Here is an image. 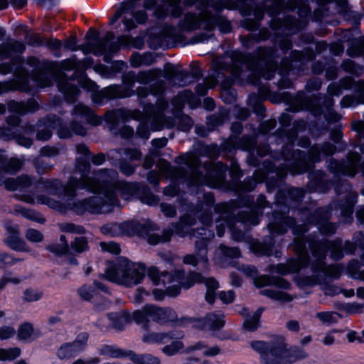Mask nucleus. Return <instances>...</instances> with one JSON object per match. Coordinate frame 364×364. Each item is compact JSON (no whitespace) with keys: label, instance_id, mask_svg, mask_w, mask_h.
Here are the masks:
<instances>
[{"label":"nucleus","instance_id":"37998d69","mask_svg":"<svg viewBox=\"0 0 364 364\" xmlns=\"http://www.w3.org/2000/svg\"><path fill=\"white\" fill-rule=\"evenodd\" d=\"M153 61L152 55L146 53L142 55L139 54H134L131 58V64L134 67H139L145 65H148Z\"/></svg>","mask_w":364,"mask_h":364},{"label":"nucleus","instance_id":"cd10ccee","mask_svg":"<svg viewBox=\"0 0 364 364\" xmlns=\"http://www.w3.org/2000/svg\"><path fill=\"white\" fill-rule=\"evenodd\" d=\"M97 290L107 291V288L100 282H95L93 286L83 285L77 291L80 296L84 300H90L97 294Z\"/></svg>","mask_w":364,"mask_h":364},{"label":"nucleus","instance_id":"b1692460","mask_svg":"<svg viewBox=\"0 0 364 364\" xmlns=\"http://www.w3.org/2000/svg\"><path fill=\"white\" fill-rule=\"evenodd\" d=\"M294 220L290 218H281L279 222L275 223H269L268 228L270 234L274 236L275 234H282L287 231L286 227L292 228L293 233L296 235H299V230L296 228L294 227Z\"/></svg>","mask_w":364,"mask_h":364},{"label":"nucleus","instance_id":"4c0bfd02","mask_svg":"<svg viewBox=\"0 0 364 364\" xmlns=\"http://www.w3.org/2000/svg\"><path fill=\"white\" fill-rule=\"evenodd\" d=\"M260 294L277 301H290L291 300V297L283 291L272 288L262 289Z\"/></svg>","mask_w":364,"mask_h":364},{"label":"nucleus","instance_id":"4d7b16f0","mask_svg":"<svg viewBox=\"0 0 364 364\" xmlns=\"http://www.w3.org/2000/svg\"><path fill=\"white\" fill-rule=\"evenodd\" d=\"M16 333V330L10 326H0V340H7L13 337Z\"/></svg>","mask_w":364,"mask_h":364},{"label":"nucleus","instance_id":"f03ea898","mask_svg":"<svg viewBox=\"0 0 364 364\" xmlns=\"http://www.w3.org/2000/svg\"><path fill=\"white\" fill-rule=\"evenodd\" d=\"M164 77L172 86H185L193 82V75L187 72L178 71L173 66L166 68V74L159 68H154L146 71H141L135 74L133 72L127 73L123 79V85H110L102 90H97V85L86 77L82 76L77 80L78 85L92 92L91 97L95 103L102 104L105 100L113 98L127 97L133 95L135 82L142 85H147L154 82L149 90L144 87L136 89L138 98L141 100L149 94L157 97L156 105H145L143 112L138 109L133 111L125 109H119L107 114L111 118H122V119H133L140 122L136 129V134L142 139H148L150 136L149 129L153 132L159 131L163 128H171L173 124V118L165 116V111L168 108V103L163 98L165 91V83L159 80Z\"/></svg>","mask_w":364,"mask_h":364},{"label":"nucleus","instance_id":"2f4dec72","mask_svg":"<svg viewBox=\"0 0 364 364\" xmlns=\"http://www.w3.org/2000/svg\"><path fill=\"white\" fill-rule=\"evenodd\" d=\"M36 102L33 100L28 101L26 104L22 102L11 101L8 103V109L11 113L22 114L33 111Z\"/></svg>","mask_w":364,"mask_h":364},{"label":"nucleus","instance_id":"de8ad7c7","mask_svg":"<svg viewBox=\"0 0 364 364\" xmlns=\"http://www.w3.org/2000/svg\"><path fill=\"white\" fill-rule=\"evenodd\" d=\"M43 292L38 289H26L23 294V299L28 302H34L40 300L43 296Z\"/></svg>","mask_w":364,"mask_h":364},{"label":"nucleus","instance_id":"a18cd8bd","mask_svg":"<svg viewBox=\"0 0 364 364\" xmlns=\"http://www.w3.org/2000/svg\"><path fill=\"white\" fill-rule=\"evenodd\" d=\"M335 150L336 149L334 146L329 143H326L321 147V151L317 148L315 149L311 154L310 160L311 162L318 161L320 160V157H318L316 154H321V153H322L323 155H332L335 152Z\"/></svg>","mask_w":364,"mask_h":364},{"label":"nucleus","instance_id":"20e7f679","mask_svg":"<svg viewBox=\"0 0 364 364\" xmlns=\"http://www.w3.org/2000/svg\"><path fill=\"white\" fill-rule=\"evenodd\" d=\"M114 33L108 32L105 38L97 41V33L90 29L86 34L87 41L84 44L77 46V40L75 38H70L63 44V49L71 51L80 50L84 54L93 53L97 56L107 53L105 56L107 60L109 54L117 52L121 46L129 47L132 46L131 38L129 36H119L116 42L109 43V41L114 39Z\"/></svg>","mask_w":364,"mask_h":364},{"label":"nucleus","instance_id":"a19ab883","mask_svg":"<svg viewBox=\"0 0 364 364\" xmlns=\"http://www.w3.org/2000/svg\"><path fill=\"white\" fill-rule=\"evenodd\" d=\"M58 154V149L55 147L46 146L41 149V154L39 157L37 159V164L36 165L37 172L40 174H42L46 170L50 168L48 166H45L43 168L39 166L38 163L40 162L43 156L50 157L54 156Z\"/></svg>","mask_w":364,"mask_h":364},{"label":"nucleus","instance_id":"ddd939ff","mask_svg":"<svg viewBox=\"0 0 364 364\" xmlns=\"http://www.w3.org/2000/svg\"><path fill=\"white\" fill-rule=\"evenodd\" d=\"M203 227L200 230L204 232H200L198 230L197 232H193V236L198 238L196 241V248L198 251L197 255H188L183 257V262L186 264H190L193 267L201 264L202 269L208 268V258H207V240L214 236L212 230L206 232L205 228L210 226V218L209 214H205L204 217L200 219Z\"/></svg>","mask_w":364,"mask_h":364},{"label":"nucleus","instance_id":"603ef678","mask_svg":"<svg viewBox=\"0 0 364 364\" xmlns=\"http://www.w3.org/2000/svg\"><path fill=\"white\" fill-rule=\"evenodd\" d=\"M183 347V344L180 341H175L171 344L163 348V352L167 355H173L178 353Z\"/></svg>","mask_w":364,"mask_h":364},{"label":"nucleus","instance_id":"bb28decb","mask_svg":"<svg viewBox=\"0 0 364 364\" xmlns=\"http://www.w3.org/2000/svg\"><path fill=\"white\" fill-rule=\"evenodd\" d=\"M266 203L265 197L260 195L257 198V205L256 208L251 209L248 213H245L244 216L240 218V220L242 223L256 225L259 223V209L264 208Z\"/></svg>","mask_w":364,"mask_h":364},{"label":"nucleus","instance_id":"ea45409f","mask_svg":"<svg viewBox=\"0 0 364 364\" xmlns=\"http://www.w3.org/2000/svg\"><path fill=\"white\" fill-rule=\"evenodd\" d=\"M15 211L28 220H33L39 223H43L45 222V219L42 217V215L33 210L26 209L21 206H17L15 209Z\"/></svg>","mask_w":364,"mask_h":364},{"label":"nucleus","instance_id":"6ab92c4d","mask_svg":"<svg viewBox=\"0 0 364 364\" xmlns=\"http://www.w3.org/2000/svg\"><path fill=\"white\" fill-rule=\"evenodd\" d=\"M87 341L86 333L79 334L73 343H65L60 347L57 352L58 358L65 359L75 356L85 349Z\"/></svg>","mask_w":364,"mask_h":364},{"label":"nucleus","instance_id":"5fc2aeb1","mask_svg":"<svg viewBox=\"0 0 364 364\" xmlns=\"http://www.w3.org/2000/svg\"><path fill=\"white\" fill-rule=\"evenodd\" d=\"M62 231L65 232H72L77 234H83L85 232V228L82 226L75 225L73 223H65L60 225Z\"/></svg>","mask_w":364,"mask_h":364},{"label":"nucleus","instance_id":"9b49d317","mask_svg":"<svg viewBox=\"0 0 364 364\" xmlns=\"http://www.w3.org/2000/svg\"><path fill=\"white\" fill-rule=\"evenodd\" d=\"M134 321L146 328L149 320L164 324L168 322H175L177 326H180L176 312L170 308H161L155 305L148 304L140 310H136L132 313ZM181 327H183L181 326Z\"/></svg>","mask_w":364,"mask_h":364},{"label":"nucleus","instance_id":"39448f33","mask_svg":"<svg viewBox=\"0 0 364 364\" xmlns=\"http://www.w3.org/2000/svg\"><path fill=\"white\" fill-rule=\"evenodd\" d=\"M251 347L260 354L262 364H291L306 355L304 350L299 347L287 349L282 338L277 343L253 341Z\"/></svg>","mask_w":364,"mask_h":364},{"label":"nucleus","instance_id":"09e8293b","mask_svg":"<svg viewBox=\"0 0 364 364\" xmlns=\"http://www.w3.org/2000/svg\"><path fill=\"white\" fill-rule=\"evenodd\" d=\"M21 355V350L18 348L9 349L0 348V360H12Z\"/></svg>","mask_w":364,"mask_h":364},{"label":"nucleus","instance_id":"393cba45","mask_svg":"<svg viewBox=\"0 0 364 364\" xmlns=\"http://www.w3.org/2000/svg\"><path fill=\"white\" fill-rule=\"evenodd\" d=\"M183 336L182 332L175 331L168 333H146L143 336V341L145 343H164L171 339H178Z\"/></svg>","mask_w":364,"mask_h":364},{"label":"nucleus","instance_id":"f3484780","mask_svg":"<svg viewBox=\"0 0 364 364\" xmlns=\"http://www.w3.org/2000/svg\"><path fill=\"white\" fill-rule=\"evenodd\" d=\"M248 68L255 72L257 76L270 80L274 77L277 66L270 56H267L266 50L261 49L256 62L248 65Z\"/></svg>","mask_w":364,"mask_h":364},{"label":"nucleus","instance_id":"dca6fc26","mask_svg":"<svg viewBox=\"0 0 364 364\" xmlns=\"http://www.w3.org/2000/svg\"><path fill=\"white\" fill-rule=\"evenodd\" d=\"M294 250L297 255L296 259H291L288 262V267L279 265L277 272L284 274L291 272H299L301 268L307 266L310 262L309 255L306 251V243L299 237L294 242Z\"/></svg>","mask_w":364,"mask_h":364},{"label":"nucleus","instance_id":"3c124183","mask_svg":"<svg viewBox=\"0 0 364 364\" xmlns=\"http://www.w3.org/2000/svg\"><path fill=\"white\" fill-rule=\"evenodd\" d=\"M71 247L76 253H81L87 250V242L83 237H75L71 243Z\"/></svg>","mask_w":364,"mask_h":364},{"label":"nucleus","instance_id":"7ed1b4c3","mask_svg":"<svg viewBox=\"0 0 364 364\" xmlns=\"http://www.w3.org/2000/svg\"><path fill=\"white\" fill-rule=\"evenodd\" d=\"M147 274L154 285L157 286L161 283L166 287V284H170L166 287L165 291L158 289L153 291L152 294L154 299L156 301L164 299L166 294L170 296H177L181 287L188 289L196 283L203 282L207 288L205 296V300L209 304H213L215 297V291L219 288V284L216 279L213 277L203 279V277L199 273L196 272H191L184 278L183 271L176 272L174 275L168 273L159 274L156 267H151L147 270Z\"/></svg>","mask_w":364,"mask_h":364},{"label":"nucleus","instance_id":"4be33fe9","mask_svg":"<svg viewBox=\"0 0 364 364\" xmlns=\"http://www.w3.org/2000/svg\"><path fill=\"white\" fill-rule=\"evenodd\" d=\"M58 124L59 119L55 117H48L40 121L38 125L37 139L42 141L49 139L52 135V129Z\"/></svg>","mask_w":364,"mask_h":364},{"label":"nucleus","instance_id":"6e6552de","mask_svg":"<svg viewBox=\"0 0 364 364\" xmlns=\"http://www.w3.org/2000/svg\"><path fill=\"white\" fill-rule=\"evenodd\" d=\"M155 230H156V225L151 223H148L146 225H141L132 221L125 222L120 225H105L101 228V232L104 235L112 236H116L121 233L129 235L139 234L151 245H156L159 242H165L171 240L172 233L170 230L164 231L162 235L154 232Z\"/></svg>","mask_w":364,"mask_h":364},{"label":"nucleus","instance_id":"4468645a","mask_svg":"<svg viewBox=\"0 0 364 364\" xmlns=\"http://www.w3.org/2000/svg\"><path fill=\"white\" fill-rule=\"evenodd\" d=\"M4 151L0 154V184L4 183L5 188L9 191H23L33 183L32 179L28 176H21L16 180H4V174H14L18 171L21 166L22 161L16 158H11L7 162L4 159Z\"/></svg>","mask_w":364,"mask_h":364},{"label":"nucleus","instance_id":"6e6d98bb","mask_svg":"<svg viewBox=\"0 0 364 364\" xmlns=\"http://www.w3.org/2000/svg\"><path fill=\"white\" fill-rule=\"evenodd\" d=\"M26 237L31 242H39L43 239L41 232L35 229H28L26 232Z\"/></svg>","mask_w":364,"mask_h":364},{"label":"nucleus","instance_id":"c85d7f7f","mask_svg":"<svg viewBox=\"0 0 364 364\" xmlns=\"http://www.w3.org/2000/svg\"><path fill=\"white\" fill-rule=\"evenodd\" d=\"M25 49V46L21 42H13L0 46V60L9 58L11 52L21 53Z\"/></svg>","mask_w":364,"mask_h":364},{"label":"nucleus","instance_id":"680f3d73","mask_svg":"<svg viewBox=\"0 0 364 364\" xmlns=\"http://www.w3.org/2000/svg\"><path fill=\"white\" fill-rule=\"evenodd\" d=\"M252 250L257 254L272 255V251L271 247L264 246V245H258L257 246H252Z\"/></svg>","mask_w":364,"mask_h":364},{"label":"nucleus","instance_id":"0e129e2a","mask_svg":"<svg viewBox=\"0 0 364 364\" xmlns=\"http://www.w3.org/2000/svg\"><path fill=\"white\" fill-rule=\"evenodd\" d=\"M161 210L167 217H173L176 215V213L173 206L166 203H162L161 205Z\"/></svg>","mask_w":364,"mask_h":364},{"label":"nucleus","instance_id":"79ce46f5","mask_svg":"<svg viewBox=\"0 0 364 364\" xmlns=\"http://www.w3.org/2000/svg\"><path fill=\"white\" fill-rule=\"evenodd\" d=\"M316 316L322 323L327 325L336 323L340 318L338 314L333 311L318 312L316 314Z\"/></svg>","mask_w":364,"mask_h":364},{"label":"nucleus","instance_id":"72a5a7b5","mask_svg":"<svg viewBox=\"0 0 364 364\" xmlns=\"http://www.w3.org/2000/svg\"><path fill=\"white\" fill-rule=\"evenodd\" d=\"M17 336L19 340L30 342L36 339L38 335L36 333L32 324L24 323L19 326Z\"/></svg>","mask_w":364,"mask_h":364},{"label":"nucleus","instance_id":"473e14b6","mask_svg":"<svg viewBox=\"0 0 364 364\" xmlns=\"http://www.w3.org/2000/svg\"><path fill=\"white\" fill-rule=\"evenodd\" d=\"M242 272L247 276L253 277V282L257 287H263L271 284L270 279L266 276L255 277L257 275V269L255 267L247 266L242 269Z\"/></svg>","mask_w":364,"mask_h":364},{"label":"nucleus","instance_id":"1a4fd4ad","mask_svg":"<svg viewBox=\"0 0 364 364\" xmlns=\"http://www.w3.org/2000/svg\"><path fill=\"white\" fill-rule=\"evenodd\" d=\"M217 14H211L207 11L200 17L193 14H188L184 17L183 26L187 30H194L198 28H203L208 33L197 36L196 43H203L211 37L210 33L215 26H218L223 33H229L231 31V25L229 21L224 20L219 16L218 11L222 8L220 6H214Z\"/></svg>","mask_w":364,"mask_h":364},{"label":"nucleus","instance_id":"338daca9","mask_svg":"<svg viewBox=\"0 0 364 364\" xmlns=\"http://www.w3.org/2000/svg\"><path fill=\"white\" fill-rule=\"evenodd\" d=\"M147 295L148 292L145 291L143 288H138L134 296V301L136 303H141L143 301L144 296Z\"/></svg>","mask_w":364,"mask_h":364},{"label":"nucleus","instance_id":"aec40b11","mask_svg":"<svg viewBox=\"0 0 364 364\" xmlns=\"http://www.w3.org/2000/svg\"><path fill=\"white\" fill-rule=\"evenodd\" d=\"M19 122V118L17 116L9 117L7 119V123L9 127H0V138H2L5 140L15 138L18 144L25 147H30L32 144L31 139L22 136H17L15 133V131L13 130L16 128V126L18 125Z\"/></svg>","mask_w":364,"mask_h":364},{"label":"nucleus","instance_id":"0eeeda50","mask_svg":"<svg viewBox=\"0 0 364 364\" xmlns=\"http://www.w3.org/2000/svg\"><path fill=\"white\" fill-rule=\"evenodd\" d=\"M180 166L178 169L172 168L167 161H161L159 168L161 174L166 177L178 180L186 177L187 171L190 173V185H206L213 186L206 177H201L198 173V159L193 154H186L176 159Z\"/></svg>","mask_w":364,"mask_h":364},{"label":"nucleus","instance_id":"58836bf2","mask_svg":"<svg viewBox=\"0 0 364 364\" xmlns=\"http://www.w3.org/2000/svg\"><path fill=\"white\" fill-rule=\"evenodd\" d=\"M129 360L135 364H159L157 358L151 355H136L132 351H129Z\"/></svg>","mask_w":364,"mask_h":364},{"label":"nucleus","instance_id":"f8f14e48","mask_svg":"<svg viewBox=\"0 0 364 364\" xmlns=\"http://www.w3.org/2000/svg\"><path fill=\"white\" fill-rule=\"evenodd\" d=\"M73 123L72 130L60 127L58 130V135L60 138L65 139L72 136V132L84 136L86 134V129L82 124H90L97 125L100 124L99 119L87 106L79 104L76 105L72 113Z\"/></svg>","mask_w":364,"mask_h":364},{"label":"nucleus","instance_id":"8fccbe9b","mask_svg":"<svg viewBox=\"0 0 364 364\" xmlns=\"http://www.w3.org/2000/svg\"><path fill=\"white\" fill-rule=\"evenodd\" d=\"M100 246L102 251L107 252L114 255H119L121 251L119 245L114 242H101Z\"/></svg>","mask_w":364,"mask_h":364},{"label":"nucleus","instance_id":"49530a36","mask_svg":"<svg viewBox=\"0 0 364 364\" xmlns=\"http://www.w3.org/2000/svg\"><path fill=\"white\" fill-rule=\"evenodd\" d=\"M193 224L189 218H183L175 227L173 231L178 235L184 237L189 233L190 227Z\"/></svg>","mask_w":364,"mask_h":364},{"label":"nucleus","instance_id":"bf43d9fd","mask_svg":"<svg viewBox=\"0 0 364 364\" xmlns=\"http://www.w3.org/2000/svg\"><path fill=\"white\" fill-rule=\"evenodd\" d=\"M353 213V205L351 203H347L342 207L341 214L346 218V221L352 220V215Z\"/></svg>","mask_w":364,"mask_h":364},{"label":"nucleus","instance_id":"864d4df0","mask_svg":"<svg viewBox=\"0 0 364 364\" xmlns=\"http://www.w3.org/2000/svg\"><path fill=\"white\" fill-rule=\"evenodd\" d=\"M139 199L141 203L149 205H156L159 201V198L149 191H144L140 196Z\"/></svg>","mask_w":364,"mask_h":364},{"label":"nucleus","instance_id":"a211bd4d","mask_svg":"<svg viewBox=\"0 0 364 364\" xmlns=\"http://www.w3.org/2000/svg\"><path fill=\"white\" fill-rule=\"evenodd\" d=\"M141 156V154L136 149H120L119 151H111L108 154L109 159L118 160V158H120L119 168L120 171L126 176L132 175L136 169L135 166L128 164L126 161L138 160Z\"/></svg>","mask_w":364,"mask_h":364},{"label":"nucleus","instance_id":"7c9ffc66","mask_svg":"<svg viewBox=\"0 0 364 364\" xmlns=\"http://www.w3.org/2000/svg\"><path fill=\"white\" fill-rule=\"evenodd\" d=\"M100 354L110 358H129V351L124 350L114 346H104L100 349Z\"/></svg>","mask_w":364,"mask_h":364},{"label":"nucleus","instance_id":"9d476101","mask_svg":"<svg viewBox=\"0 0 364 364\" xmlns=\"http://www.w3.org/2000/svg\"><path fill=\"white\" fill-rule=\"evenodd\" d=\"M313 260L311 262V268L314 273L321 272L325 276L332 277L333 267H326L324 259L327 252H330L331 257L333 259H339L343 257L341 242L326 241L323 242L309 243Z\"/></svg>","mask_w":364,"mask_h":364},{"label":"nucleus","instance_id":"2eb2a0df","mask_svg":"<svg viewBox=\"0 0 364 364\" xmlns=\"http://www.w3.org/2000/svg\"><path fill=\"white\" fill-rule=\"evenodd\" d=\"M178 324L184 327L191 326L200 329L214 331L220 329L225 325L224 315L220 311H215L207 314L205 320L183 317L178 321Z\"/></svg>","mask_w":364,"mask_h":364},{"label":"nucleus","instance_id":"052dcab7","mask_svg":"<svg viewBox=\"0 0 364 364\" xmlns=\"http://www.w3.org/2000/svg\"><path fill=\"white\" fill-rule=\"evenodd\" d=\"M219 297L223 303L230 304L235 299V292L232 290L220 291Z\"/></svg>","mask_w":364,"mask_h":364},{"label":"nucleus","instance_id":"13d9d810","mask_svg":"<svg viewBox=\"0 0 364 364\" xmlns=\"http://www.w3.org/2000/svg\"><path fill=\"white\" fill-rule=\"evenodd\" d=\"M220 250L221 253L225 257H238L240 255V250L236 247H228L225 245H220Z\"/></svg>","mask_w":364,"mask_h":364},{"label":"nucleus","instance_id":"e433bc0d","mask_svg":"<svg viewBox=\"0 0 364 364\" xmlns=\"http://www.w3.org/2000/svg\"><path fill=\"white\" fill-rule=\"evenodd\" d=\"M261 314L262 309H259L252 314L246 315L243 322L244 327L250 331H255L259 326Z\"/></svg>","mask_w":364,"mask_h":364},{"label":"nucleus","instance_id":"e2e57ef3","mask_svg":"<svg viewBox=\"0 0 364 364\" xmlns=\"http://www.w3.org/2000/svg\"><path fill=\"white\" fill-rule=\"evenodd\" d=\"M23 279H24V277H11L9 276L6 277H3L0 279V290L6 285V283L11 282L15 284H18L21 282Z\"/></svg>","mask_w":364,"mask_h":364},{"label":"nucleus","instance_id":"c03bdc74","mask_svg":"<svg viewBox=\"0 0 364 364\" xmlns=\"http://www.w3.org/2000/svg\"><path fill=\"white\" fill-rule=\"evenodd\" d=\"M134 7V4L131 0H125L115 12L114 16L111 18L110 23H114L119 18L124 14H128L129 10H132Z\"/></svg>","mask_w":364,"mask_h":364},{"label":"nucleus","instance_id":"a878e982","mask_svg":"<svg viewBox=\"0 0 364 364\" xmlns=\"http://www.w3.org/2000/svg\"><path fill=\"white\" fill-rule=\"evenodd\" d=\"M108 319L109 321V325L117 331L122 330L127 323L132 320L134 321L132 314L131 315L125 311L111 314L108 316Z\"/></svg>","mask_w":364,"mask_h":364},{"label":"nucleus","instance_id":"c9c22d12","mask_svg":"<svg viewBox=\"0 0 364 364\" xmlns=\"http://www.w3.org/2000/svg\"><path fill=\"white\" fill-rule=\"evenodd\" d=\"M196 350H203V354L205 356H215L219 354L220 351V348L216 346L206 348V346L203 342H198L196 344L187 348L184 352L186 353H191Z\"/></svg>","mask_w":364,"mask_h":364},{"label":"nucleus","instance_id":"774afa93","mask_svg":"<svg viewBox=\"0 0 364 364\" xmlns=\"http://www.w3.org/2000/svg\"><path fill=\"white\" fill-rule=\"evenodd\" d=\"M100 359L98 358H90L86 360L82 359H77L73 363V364H98Z\"/></svg>","mask_w":364,"mask_h":364},{"label":"nucleus","instance_id":"69168bd1","mask_svg":"<svg viewBox=\"0 0 364 364\" xmlns=\"http://www.w3.org/2000/svg\"><path fill=\"white\" fill-rule=\"evenodd\" d=\"M215 85V82L213 81L210 82L208 85H206L205 84H199L196 87V92L200 96H203L206 95L208 89L210 87H214Z\"/></svg>","mask_w":364,"mask_h":364},{"label":"nucleus","instance_id":"c756f323","mask_svg":"<svg viewBox=\"0 0 364 364\" xmlns=\"http://www.w3.org/2000/svg\"><path fill=\"white\" fill-rule=\"evenodd\" d=\"M6 242L11 249L19 252H28L29 247L25 241L18 237V232L14 230L11 232L10 235L6 238Z\"/></svg>","mask_w":364,"mask_h":364},{"label":"nucleus","instance_id":"f257e3e1","mask_svg":"<svg viewBox=\"0 0 364 364\" xmlns=\"http://www.w3.org/2000/svg\"><path fill=\"white\" fill-rule=\"evenodd\" d=\"M81 157L77 159L74 176L66 186L58 179L41 180L39 188L46 195L36 198L30 193H20L18 198L28 203L46 205L60 212L72 210L78 215L87 213L103 214L119 205L117 193L128 200L134 194V186L119 180L118 173L113 170L90 171V153L84 144L76 146Z\"/></svg>","mask_w":364,"mask_h":364},{"label":"nucleus","instance_id":"5701e85b","mask_svg":"<svg viewBox=\"0 0 364 364\" xmlns=\"http://www.w3.org/2000/svg\"><path fill=\"white\" fill-rule=\"evenodd\" d=\"M93 64V60L90 58H85L83 61L77 60L75 58H70L63 60L60 63V68L64 71L75 70L76 73L80 70H86Z\"/></svg>","mask_w":364,"mask_h":364},{"label":"nucleus","instance_id":"423d86ee","mask_svg":"<svg viewBox=\"0 0 364 364\" xmlns=\"http://www.w3.org/2000/svg\"><path fill=\"white\" fill-rule=\"evenodd\" d=\"M146 267L126 258H119L109 264L105 272L107 280L128 287L140 284L145 277Z\"/></svg>","mask_w":364,"mask_h":364},{"label":"nucleus","instance_id":"412c9836","mask_svg":"<svg viewBox=\"0 0 364 364\" xmlns=\"http://www.w3.org/2000/svg\"><path fill=\"white\" fill-rule=\"evenodd\" d=\"M358 156L349 159L346 164H338L337 161L331 162V168L335 173H341L348 176H353L358 171Z\"/></svg>","mask_w":364,"mask_h":364},{"label":"nucleus","instance_id":"f704fd0d","mask_svg":"<svg viewBox=\"0 0 364 364\" xmlns=\"http://www.w3.org/2000/svg\"><path fill=\"white\" fill-rule=\"evenodd\" d=\"M73 80H58V87L60 92L63 95H67L68 97L73 99L79 92V89L76 85L72 84Z\"/></svg>","mask_w":364,"mask_h":364}]
</instances>
